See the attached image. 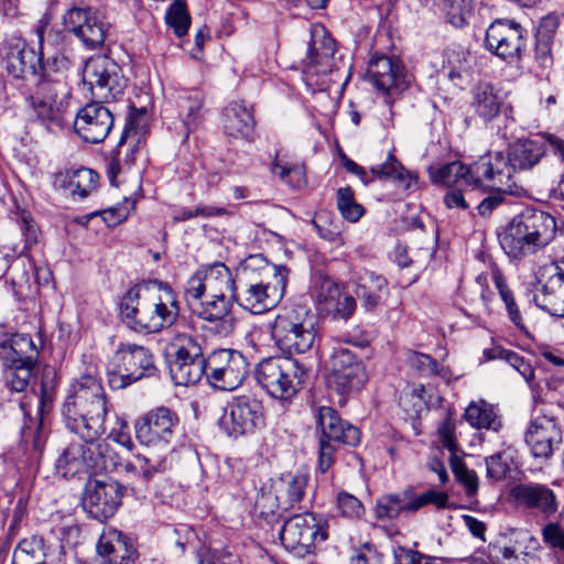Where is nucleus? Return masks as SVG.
<instances>
[{
  "label": "nucleus",
  "instance_id": "obj_1",
  "mask_svg": "<svg viewBox=\"0 0 564 564\" xmlns=\"http://www.w3.org/2000/svg\"><path fill=\"white\" fill-rule=\"evenodd\" d=\"M67 429L82 442H72L56 460L65 478L98 471H111L120 465L109 444L100 441L105 433L107 405L104 389L96 378L84 376L70 388L62 410Z\"/></svg>",
  "mask_w": 564,
  "mask_h": 564
},
{
  "label": "nucleus",
  "instance_id": "obj_2",
  "mask_svg": "<svg viewBox=\"0 0 564 564\" xmlns=\"http://www.w3.org/2000/svg\"><path fill=\"white\" fill-rule=\"evenodd\" d=\"M119 312L130 328L155 334L176 322L180 305L171 288L154 281L130 288L120 300Z\"/></svg>",
  "mask_w": 564,
  "mask_h": 564
},
{
  "label": "nucleus",
  "instance_id": "obj_3",
  "mask_svg": "<svg viewBox=\"0 0 564 564\" xmlns=\"http://www.w3.org/2000/svg\"><path fill=\"white\" fill-rule=\"evenodd\" d=\"M286 286V269L270 264L262 256L253 254L236 271L232 300L252 314L264 313L278 305Z\"/></svg>",
  "mask_w": 564,
  "mask_h": 564
},
{
  "label": "nucleus",
  "instance_id": "obj_4",
  "mask_svg": "<svg viewBox=\"0 0 564 564\" xmlns=\"http://www.w3.org/2000/svg\"><path fill=\"white\" fill-rule=\"evenodd\" d=\"M544 154L542 139H521L509 145L507 155L500 151L481 155L475 170L489 177L490 188L513 194L517 187L516 171L532 169Z\"/></svg>",
  "mask_w": 564,
  "mask_h": 564
},
{
  "label": "nucleus",
  "instance_id": "obj_5",
  "mask_svg": "<svg viewBox=\"0 0 564 564\" xmlns=\"http://www.w3.org/2000/svg\"><path fill=\"white\" fill-rule=\"evenodd\" d=\"M555 229V219L550 214L527 209L510 221L500 237V246L508 257L520 259L546 246Z\"/></svg>",
  "mask_w": 564,
  "mask_h": 564
},
{
  "label": "nucleus",
  "instance_id": "obj_6",
  "mask_svg": "<svg viewBox=\"0 0 564 564\" xmlns=\"http://www.w3.org/2000/svg\"><path fill=\"white\" fill-rule=\"evenodd\" d=\"M271 336L276 347L289 355L308 351L316 338V327L308 308L302 305L284 307L275 316Z\"/></svg>",
  "mask_w": 564,
  "mask_h": 564
},
{
  "label": "nucleus",
  "instance_id": "obj_7",
  "mask_svg": "<svg viewBox=\"0 0 564 564\" xmlns=\"http://www.w3.org/2000/svg\"><path fill=\"white\" fill-rule=\"evenodd\" d=\"M257 382L269 395L279 400L293 398L302 387L305 368L291 357H269L256 367Z\"/></svg>",
  "mask_w": 564,
  "mask_h": 564
},
{
  "label": "nucleus",
  "instance_id": "obj_8",
  "mask_svg": "<svg viewBox=\"0 0 564 564\" xmlns=\"http://www.w3.org/2000/svg\"><path fill=\"white\" fill-rule=\"evenodd\" d=\"M169 370L176 386H191L204 377L205 361L202 345L197 337L187 333H176L167 345Z\"/></svg>",
  "mask_w": 564,
  "mask_h": 564
},
{
  "label": "nucleus",
  "instance_id": "obj_9",
  "mask_svg": "<svg viewBox=\"0 0 564 564\" xmlns=\"http://www.w3.org/2000/svg\"><path fill=\"white\" fill-rule=\"evenodd\" d=\"M52 35V31L46 32L44 28H37V52L29 46L23 39L15 37L7 41L0 51L7 74L13 79L37 84L40 82L39 69L44 68V42Z\"/></svg>",
  "mask_w": 564,
  "mask_h": 564
},
{
  "label": "nucleus",
  "instance_id": "obj_10",
  "mask_svg": "<svg viewBox=\"0 0 564 564\" xmlns=\"http://www.w3.org/2000/svg\"><path fill=\"white\" fill-rule=\"evenodd\" d=\"M30 97V107L35 119L47 130L61 129L66 120L70 89L64 78L41 79Z\"/></svg>",
  "mask_w": 564,
  "mask_h": 564
},
{
  "label": "nucleus",
  "instance_id": "obj_11",
  "mask_svg": "<svg viewBox=\"0 0 564 564\" xmlns=\"http://www.w3.org/2000/svg\"><path fill=\"white\" fill-rule=\"evenodd\" d=\"M153 371V357L148 348L131 343L121 344L108 366V383L115 390L123 389Z\"/></svg>",
  "mask_w": 564,
  "mask_h": 564
},
{
  "label": "nucleus",
  "instance_id": "obj_12",
  "mask_svg": "<svg viewBox=\"0 0 564 564\" xmlns=\"http://www.w3.org/2000/svg\"><path fill=\"white\" fill-rule=\"evenodd\" d=\"M327 536L326 521L312 512L294 514L280 531L283 546L301 557L312 553L313 546L324 542Z\"/></svg>",
  "mask_w": 564,
  "mask_h": 564
},
{
  "label": "nucleus",
  "instance_id": "obj_13",
  "mask_svg": "<svg viewBox=\"0 0 564 564\" xmlns=\"http://www.w3.org/2000/svg\"><path fill=\"white\" fill-rule=\"evenodd\" d=\"M249 372L246 357L235 349L214 350L206 357L204 376L216 389L232 391L240 387Z\"/></svg>",
  "mask_w": 564,
  "mask_h": 564
},
{
  "label": "nucleus",
  "instance_id": "obj_14",
  "mask_svg": "<svg viewBox=\"0 0 564 564\" xmlns=\"http://www.w3.org/2000/svg\"><path fill=\"white\" fill-rule=\"evenodd\" d=\"M448 502L447 494L433 489L416 495L413 488H406L400 492L387 494L376 501L373 512L377 520H394L402 513H415L427 505L445 508Z\"/></svg>",
  "mask_w": 564,
  "mask_h": 564
},
{
  "label": "nucleus",
  "instance_id": "obj_15",
  "mask_svg": "<svg viewBox=\"0 0 564 564\" xmlns=\"http://www.w3.org/2000/svg\"><path fill=\"white\" fill-rule=\"evenodd\" d=\"M83 83L95 97L105 101L117 99L126 87L120 66L106 55H97L86 62Z\"/></svg>",
  "mask_w": 564,
  "mask_h": 564
},
{
  "label": "nucleus",
  "instance_id": "obj_16",
  "mask_svg": "<svg viewBox=\"0 0 564 564\" xmlns=\"http://www.w3.org/2000/svg\"><path fill=\"white\" fill-rule=\"evenodd\" d=\"M126 488L110 477L86 482L82 506L87 514L100 522L111 518L121 505Z\"/></svg>",
  "mask_w": 564,
  "mask_h": 564
},
{
  "label": "nucleus",
  "instance_id": "obj_17",
  "mask_svg": "<svg viewBox=\"0 0 564 564\" xmlns=\"http://www.w3.org/2000/svg\"><path fill=\"white\" fill-rule=\"evenodd\" d=\"M485 47L507 63L520 61L527 48L523 28L511 20H496L487 29Z\"/></svg>",
  "mask_w": 564,
  "mask_h": 564
},
{
  "label": "nucleus",
  "instance_id": "obj_18",
  "mask_svg": "<svg viewBox=\"0 0 564 564\" xmlns=\"http://www.w3.org/2000/svg\"><path fill=\"white\" fill-rule=\"evenodd\" d=\"M220 423L229 436L251 434L264 425L263 406L248 395L234 398L225 409Z\"/></svg>",
  "mask_w": 564,
  "mask_h": 564
},
{
  "label": "nucleus",
  "instance_id": "obj_19",
  "mask_svg": "<svg viewBox=\"0 0 564 564\" xmlns=\"http://www.w3.org/2000/svg\"><path fill=\"white\" fill-rule=\"evenodd\" d=\"M63 25L66 32L89 48L100 47L108 31L101 12L93 8H70L63 14Z\"/></svg>",
  "mask_w": 564,
  "mask_h": 564
},
{
  "label": "nucleus",
  "instance_id": "obj_20",
  "mask_svg": "<svg viewBox=\"0 0 564 564\" xmlns=\"http://www.w3.org/2000/svg\"><path fill=\"white\" fill-rule=\"evenodd\" d=\"M177 426V414L169 408L159 406L139 417L134 423V431L141 444L167 448Z\"/></svg>",
  "mask_w": 564,
  "mask_h": 564
},
{
  "label": "nucleus",
  "instance_id": "obj_21",
  "mask_svg": "<svg viewBox=\"0 0 564 564\" xmlns=\"http://www.w3.org/2000/svg\"><path fill=\"white\" fill-rule=\"evenodd\" d=\"M538 284L533 301L550 315L564 317V261L550 262L538 272Z\"/></svg>",
  "mask_w": 564,
  "mask_h": 564
},
{
  "label": "nucleus",
  "instance_id": "obj_22",
  "mask_svg": "<svg viewBox=\"0 0 564 564\" xmlns=\"http://www.w3.org/2000/svg\"><path fill=\"white\" fill-rule=\"evenodd\" d=\"M328 381L340 394L361 389L367 381L361 359L347 348L335 349L329 359Z\"/></svg>",
  "mask_w": 564,
  "mask_h": 564
},
{
  "label": "nucleus",
  "instance_id": "obj_23",
  "mask_svg": "<svg viewBox=\"0 0 564 564\" xmlns=\"http://www.w3.org/2000/svg\"><path fill=\"white\" fill-rule=\"evenodd\" d=\"M524 441L533 457L547 459L562 444L563 431L556 417L539 415L530 422Z\"/></svg>",
  "mask_w": 564,
  "mask_h": 564
},
{
  "label": "nucleus",
  "instance_id": "obj_24",
  "mask_svg": "<svg viewBox=\"0 0 564 564\" xmlns=\"http://www.w3.org/2000/svg\"><path fill=\"white\" fill-rule=\"evenodd\" d=\"M113 115L101 102L87 104L78 110L74 120L76 133L86 142L104 141L113 127Z\"/></svg>",
  "mask_w": 564,
  "mask_h": 564
},
{
  "label": "nucleus",
  "instance_id": "obj_25",
  "mask_svg": "<svg viewBox=\"0 0 564 564\" xmlns=\"http://www.w3.org/2000/svg\"><path fill=\"white\" fill-rule=\"evenodd\" d=\"M316 306L319 313L329 316L333 321L347 322L354 315L357 303L356 299L338 283L324 278L317 286Z\"/></svg>",
  "mask_w": 564,
  "mask_h": 564
},
{
  "label": "nucleus",
  "instance_id": "obj_26",
  "mask_svg": "<svg viewBox=\"0 0 564 564\" xmlns=\"http://www.w3.org/2000/svg\"><path fill=\"white\" fill-rule=\"evenodd\" d=\"M339 159L343 166L348 172L357 175L365 185L370 183L373 178H392L397 181L404 189H410L412 185H415L417 182V175L404 170V167L395 160L392 154L388 155V159L384 163L371 167L372 176L370 178H368L367 172L362 166L350 160L341 151L339 152Z\"/></svg>",
  "mask_w": 564,
  "mask_h": 564
},
{
  "label": "nucleus",
  "instance_id": "obj_27",
  "mask_svg": "<svg viewBox=\"0 0 564 564\" xmlns=\"http://www.w3.org/2000/svg\"><path fill=\"white\" fill-rule=\"evenodd\" d=\"M479 159L465 166L459 161L448 162L443 165H430L427 173L431 182L436 185L443 186H480L489 187V177L476 172L475 167L478 165Z\"/></svg>",
  "mask_w": 564,
  "mask_h": 564
},
{
  "label": "nucleus",
  "instance_id": "obj_28",
  "mask_svg": "<svg viewBox=\"0 0 564 564\" xmlns=\"http://www.w3.org/2000/svg\"><path fill=\"white\" fill-rule=\"evenodd\" d=\"M335 41L322 30L311 33L305 58L302 59L303 72L308 75L328 74L335 66Z\"/></svg>",
  "mask_w": 564,
  "mask_h": 564
},
{
  "label": "nucleus",
  "instance_id": "obj_29",
  "mask_svg": "<svg viewBox=\"0 0 564 564\" xmlns=\"http://www.w3.org/2000/svg\"><path fill=\"white\" fill-rule=\"evenodd\" d=\"M367 72L373 86L387 95L399 93L408 85L399 62L386 55L372 56Z\"/></svg>",
  "mask_w": 564,
  "mask_h": 564
},
{
  "label": "nucleus",
  "instance_id": "obj_30",
  "mask_svg": "<svg viewBox=\"0 0 564 564\" xmlns=\"http://www.w3.org/2000/svg\"><path fill=\"white\" fill-rule=\"evenodd\" d=\"M317 424L322 431V437L327 441L356 446L360 441L359 430L344 421L330 406H321L317 413Z\"/></svg>",
  "mask_w": 564,
  "mask_h": 564
},
{
  "label": "nucleus",
  "instance_id": "obj_31",
  "mask_svg": "<svg viewBox=\"0 0 564 564\" xmlns=\"http://www.w3.org/2000/svg\"><path fill=\"white\" fill-rule=\"evenodd\" d=\"M97 553L105 558L102 564H130L137 556L128 538L116 529H109L100 535Z\"/></svg>",
  "mask_w": 564,
  "mask_h": 564
},
{
  "label": "nucleus",
  "instance_id": "obj_32",
  "mask_svg": "<svg viewBox=\"0 0 564 564\" xmlns=\"http://www.w3.org/2000/svg\"><path fill=\"white\" fill-rule=\"evenodd\" d=\"M513 498L530 509H535L545 516L557 511V502L554 492L545 485L529 482L512 488Z\"/></svg>",
  "mask_w": 564,
  "mask_h": 564
},
{
  "label": "nucleus",
  "instance_id": "obj_33",
  "mask_svg": "<svg viewBox=\"0 0 564 564\" xmlns=\"http://www.w3.org/2000/svg\"><path fill=\"white\" fill-rule=\"evenodd\" d=\"M254 124L252 110L245 102L234 101L224 108L223 126L228 135L251 139Z\"/></svg>",
  "mask_w": 564,
  "mask_h": 564
},
{
  "label": "nucleus",
  "instance_id": "obj_34",
  "mask_svg": "<svg viewBox=\"0 0 564 564\" xmlns=\"http://www.w3.org/2000/svg\"><path fill=\"white\" fill-rule=\"evenodd\" d=\"M355 293L361 301V305L366 311H375L381 303L383 295L387 293V281L369 270H361L356 276Z\"/></svg>",
  "mask_w": 564,
  "mask_h": 564
},
{
  "label": "nucleus",
  "instance_id": "obj_35",
  "mask_svg": "<svg viewBox=\"0 0 564 564\" xmlns=\"http://www.w3.org/2000/svg\"><path fill=\"white\" fill-rule=\"evenodd\" d=\"M98 174L86 167L58 173L55 184L67 189L72 196L87 197L97 188Z\"/></svg>",
  "mask_w": 564,
  "mask_h": 564
},
{
  "label": "nucleus",
  "instance_id": "obj_36",
  "mask_svg": "<svg viewBox=\"0 0 564 564\" xmlns=\"http://www.w3.org/2000/svg\"><path fill=\"white\" fill-rule=\"evenodd\" d=\"M37 355L32 338L25 334H14L0 344V357L3 362L35 364Z\"/></svg>",
  "mask_w": 564,
  "mask_h": 564
},
{
  "label": "nucleus",
  "instance_id": "obj_37",
  "mask_svg": "<svg viewBox=\"0 0 564 564\" xmlns=\"http://www.w3.org/2000/svg\"><path fill=\"white\" fill-rule=\"evenodd\" d=\"M307 480L305 474H285L272 484L271 487L281 501V508L288 509L303 498Z\"/></svg>",
  "mask_w": 564,
  "mask_h": 564
},
{
  "label": "nucleus",
  "instance_id": "obj_38",
  "mask_svg": "<svg viewBox=\"0 0 564 564\" xmlns=\"http://www.w3.org/2000/svg\"><path fill=\"white\" fill-rule=\"evenodd\" d=\"M465 420L475 429H486L498 432L501 421L492 404L482 399L471 401L465 410Z\"/></svg>",
  "mask_w": 564,
  "mask_h": 564
},
{
  "label": "nucleus",
  "instance_id": "obj_39",
  "mask_svg": "<svg viewBox=\"0 0 564 564\" xmlns=\"http://www.w3.org/2000/svg\"><path fill=\"white\" fill-rule=\"evenodd\" d=\"M178 113L186 129L185 138L195 130L203 120V95L193 90L182 95L177 100Z\"/></svg>",
  "mask_w": 564,
  "mask_h": 564
},
{
  "label": "nucleus",
  "instance_id": "obj_40",
  "mask_svg": "<svg viewBox=\"0 0 564 564\" xmlns=\"http://www.w3.org/2000/svg\"><path fill=\"white\" fill-rule=\"evenodd\" d=\"M204 274L209 296L230 292V299L232 297L236 288V278L232 279L229 269L224 263L216 262L204 270Z\"/></svg>",
  "mask_w": 564,
  "mask_h": 564
},
{
  "label": "nucleus",
  "instance_id": "obj_41",
  "mask_svg": "<svg viewBox=\"0 0 564 564\" xmlns=\"http://www.w3.org/2000/svg\"><path fill=\"white\" fill-rule=\"evenodd\" d=\"M169 464L165 456L137 455L133 462H127L123 469L140 476L145 482L150 481L154 474L163 473Z\"/></svg>",
  "mask_w": 564,
  "mask_h": 564
},
{
  "label": "nucleus",
  "instance_id": "obj_42",
  "mask_svg": "<svg viewBox=\"0 0 564 564\" xmlns=\"http://www.w3.org/2000/svg\"><path fill=\"white\" fill-rule=\"evenodd\" d=\"M131 121L127 122L124 131L118 142L117 149L112 152L111 158L108 162L107 175L112 185H117L118 175L122 172L124 167H129L134 161L133 149L128 148L126 149L124 153L122 151V145L131 129Z\"/></svg>",
  "mask_w": 564,
  "mask_h": 564
},
{
  "label": "nucleus",
  "instance_id": "obj_43",
  "mask_svg": "<svg viewBox=\"0 0 564 564\" xmlns=\"http://www.w3.org/2000/svg\"><path fill=\"white\" fill-rule=\"evenodd\" d=\"M506 536L508 542L501 547V554H532L539 546L538 540L528 530L511 529Z\"/></svg>",
  "mask_w": 564,
  "mask_h": 564
},
{
  "label": "nucleus",
  "instance_id": "obj_44",
  "mask_svg": "<svg viewBox=\"0 0 564 564\" xmlns=\"http://www.w3.org/2000/svg\"><path fill=\"white\" fill-rule=\"evenodd\" d=\"M6 384L15 392H23L28 388L33 376L35 364L4 362Z\"/></svg>",
  "mask_w": 564,
  "mask_h": 564
},
{
  "label": "nucleus",
  "instance_id": "obj_45",
  "mask_svg": "<svg viewBox=\"0 0 564 564\" xmlns=\"http://www.w3.org/2000/svg\"><path fill=\"white\" fill-rule=\"evenodd\" d=\"M476 112L485 119H492L500 109V101L489 85H479L474 93Z\"/></svg>",
  "mask_w": 564,
  "mask_h": 564
},
{
  "label": "nucleus",
  "instance_id": "obj_46",
  "mask_svg": "<svg viewBox=\"0 0 564 564\" xmlns=\"http://www.w3.org/2000/svg\"><path fill=\"white\" fill-rule=\"evenodd\" d=\"M475 13V0H445V15L455 28L466 26Z\"/></svg>",
  "mask_w": 564,
  "mask_h": 564
},
{
  "label": "nucleus",
  "instance_id": "obj_47",
  "mask_svg": "<svg viewBox=\"0 0 564 564\" xmlns=\"http://www.w3.org/2000/svg\"><path fill=\"white\" fill-rule=\"evenodd\" d=\"M492 280H494L496 288L499 291L501 300L503 301V303L506 305L509 318L511 319V322L514 324V326L518 329L524 332L525 327H524L520 311L514 301L513 294L510 291V289L508 288L506 280H505L502 273L500 272V270H498V269L492 270Z\"/></svg>",
  "mask_w": 564,
  "mask_h": 564
},
{
  "label": "nucleus",
  "instance_id": "obj_48",
  "mask_svg": "<svg viewBox=\"0 0 564 564\" xmlns=\"http://www.w3.org/2000/svg\"><path fill=\"white\" fill-rule=\"evenodd\" d=\"M488 358L501 359L506 361L513 369H516L528 383H530L534 379V370L531 364L528 362L522 356L512 350L496 347L488 352Z\"/></svg>",
  "mask_w": 564,
  "mask_h": 564
},
{
  "label": "nucleus",
  "instance_id": "obj_49",
  "mask_svg": "<svg viewBox=\"0 0 564 564\" xmlns=\"http://www.w3.org/2000/svg\"><path fill=\"white\" fill-rule=\"evenodd\" d=\"M166 24L173 30L175 35L183 36L187 33L191 17L187 12L186 3L184 0H174L165 14Z\"/></svg>",
  "mask_w": 564,
  "mask_h": 564
},
{
  "label": "nucleus",
  "instance_id": "obj_50",
  "mask_svg": "<svg viewBox=\"0 0 564 564\" xmlns=\"http://www.w3.org/2000/svg\"><path fill=\"white\" fill-rule=\"evenodd\" d=\"M337 208L348 221L355 223L364 215V207L355 200L350 187H340L336 193Z\"/></svg>",
  "mask_w": 564,
  "mask_h": 564
},
{
  "label": "nucleus",
  "instance_id": "obj_51",
  "mask_svg": "<svg viewBox=\"0 0 564 564\" xmlns=\"http://www.w3.org/2000/svg\"><path fill=\"white\" fill-rule=\"evenodd\" d=\"M231 308L230 299L226 294L210 295V300L202 305L199 316L206 321H216L224 316H229Z\"/></svg>",
  "mask_w": 564,
  "mask_h": 564
},
{
  "label": "nucleus",
  "instance_id": "obj_52",
  "mask_svg": "<svg viewBox=\"0 0 564 564\" xmlns=\"http://www.w3.org/2000/svg\"><path fill=\"white\" fill-rule=\"evenodd\" d=\"M271 172L293 188H300L305 184V171L302 165L288 166L275 160Z\"/></svg>",
  "mask_w": 564,
  "mask_h": 564
},
{
  "label": "nucleus",
  "instance_id": "obj_53",
  "mask_svg": "<svg viewBox=\"0 0 564 564\" xmlns=\"http://www.w3.org/2000/svg\"><path fill=\"white\" fill-rule=\"evenodd\" d=\"M20 229L24 237L23 246H13L12 252L14 256H24L26 251L37 242L39 228L34 224L32 217L28 213H22Z\"/></svg>",
  "mask_w": 564,
  "mask_h": 564
},
{
  "label": "nucleus",
  "instance_id": "obj_54",
  "mask_svg": "<svg viewBox=\"0 0 564 564\" xmlns=\"http://www.w3.org/2000/svg\"><path fill=\"white\" fill-rule=\"evenodd\" d=\"M228 215V210L224 207H215V206H206L198 205L195 208H183L176 210L173 215V221H186L192 218L202 217V218H210Z\"/></svg>",
  "mask_w": 564,
  "mask_h": 564
},
{
  "label": "nucleus",
  "instance_id": "obj_55",
  "mask_svg": "<svg viewBox=\"0 0 564 564\" xmlns=\"http://www.w3.org/2000/svg\"><path fill=\"white\" fill-rule=\"evenodd\" d=\"M452 470L455 478L460 482L468 496H474L478 489V478L475 471L469 470L466 465L458 458L452 460Z\"/></svg>",
  "mask_w": 564,
  "mask_h": 564
},
{
  "label": "nucleus",
  "instance_id": "obj_56",
  "mask_svg": "<svg viewBox=\"0 0 564 564\" xmlns=\"http://www.w3.org/2000/svg\"><path fill=\"white\" fill-rule=\"evenodd\" d=\"M56 379L57 376L54 368H43L40 389V403L42 409H44L48 403H51L54 398Z\"/></svg>",
  "mask_w": 564,
  "mask_h": 564
},
{
  "label": "nucleus",
  "instance_id": "obj_57",
  "mask_svg": "<svg viewBox=\"0 0 564 564\" xmlns=\"http://www.w3.org/2000/svg\"><path fill=\"white\" fill-rule=\"evenodd\" d=\"M337 507L344 517L351 519L360 518L365 512L360 500L348 492H339L337 495Z\"/></svg>",
  "mask_w": 564,
  "mask_h": 564
},
{
  "label": "nucleus",
  "instance_id": "obj_58",
  "mask_svg": "<svg viewBox=\"0 0 564 564\" xmlns=\"http://www.w3.org/2000/svg\"><path fill=\"white\" fill-rule=\"evenodd\" d=\"M487 477L501 480L509 473V462L505 454L498 453L486 458Z\"/></svg>",
  "mask_w": 564,
  "mask_h": 564
},
{
  "label": "nucleus",
  "instance_id": "obj_59",
  "mask_svg": "<svg viewBox=\"0 0 564 564\" xmlns=\"http://www.w3.org/2000/svg\"><path fill=\"white\" fill-rule=\"evenodd\" d=\"M424 386L420 384L410 391H404L400 397V405L408 413H419L424 402Z\"/></svg>",
  "mask_w": 564,
  "mask_h": 564
},
{
  "label": "nucleus",
  "instance_id": "obj_60",
  "mask_svg": "<svg viewBox=\"0 0 564 564\" xmlns=\"http://www.w3.org/2000/svg\"><path fill=\"white\" fill-rule=\"evenodd\" d=\"M70 66V61L62 53H55L53 56L48 57L47 63H43V69H39V80L41 79H52L51 70L62 75L66 72Z\"/></svg>",
  "mask_w": 564,
  "mask_h": 564
},
{
  "label": "nucleus",
  "instance_id": "obj_61",
  "mask_svg": "<svg viewBox=\"0 0 564 564\" xmlns=\"http://www.w3.org/2000/svg\"><path fill=\"white\" fill-rule=\"evenodd\" d=\"M256 508L259 509L263 516L274 513L275 510L281 507V501L278 498V494L271 489L262 487L256 497Z\"/></svg>",
  "mask_w": 564,
  "mask_h": 564
},
{
  "label": "nucleus",
  "instance_id": "obj_62",
  "mask_svg": "<svg viewBox=\"0 0 564 564\" xmlns=\"http://www.w3.org/2000/svg\"><path fill=\"white\" fill-rule=\"evenodd\" d=\"M542 538L550 547L564 551V527L550 522L542 529Z\"/></svg>",
  "mask_w": 564,
  "mask_h": 564
},
{
  "label": "nucleus",
  "instance_id": "obj_63",
  "mask_svg": "<svg viewBox=\"0 0 564 564\" xmlns=\"http://www.w3.org/2000/svg\"><path fill=\"white\" fill-rule=\"evenodd\" d=\"M535 59L541 67H547L552 64L551 55V35L539 32L535 43Z\"/></svg>",
  "mask_w": 564,
  "mask_h": 564
},
{
  "label": "nucleus",
  "instance_id": "obj_64",
  "mask_svg": "<svg viewBox=\"0 0 564 564\" xmlns=\"http://www.w3.org/2000/svg\"><path fill=\"white\" fill-rule=\"evenodd\" d=\"M435 560L409 549H400L394 555V564H432Z\"/></svg>",
  "mask_w": 564,
  "mask_h": 564
}]
</instances>
